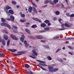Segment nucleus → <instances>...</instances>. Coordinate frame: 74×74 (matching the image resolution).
I'll use <instances>...</instances> for the list:
<instances>
[{"instance_id": "f257e3e1", "label": "nucleus", "mask_w": 74, "mask_h": 74, "mask_svg": "<svg viewBox=\"0 0 74 74\" xmlns=\"http://www.w3.org/2000/svg\"><path fill=\"white\" fill-rule=\"evenodd\" d=\"M48 67L49 68L48 69L50 72L53 73V72H56V71H58V69L54 68L53 69V67L52 66H51L49 65Z\"/></svg>"}, {"instance_id": "f03ea898", "label": "nucleus", "mask_w": 74, "mask_h": 74, "mask_svg": "<svg viewBox=\"0 0 74 74\" xmlns=\"http://www.w3.org/2000/svg\"><path fill=\"white\" fill-rule=\"evenodd\" d=\"M0 25L1 26H6L7 27L9 28V29H11V27L10 25L7 23H1L0 24Z\"/></svg>"}, {"instance_id": "7ed1b4c3", "label": "nucleus", "mask_w": 74, "mask_h": 74, "mask_svg": "<svg viewBox=\"0 0 74 74\" xmlns=\"http://www.w3.org/2000/svg\"><path fill=\"white\" fill-rule=\"evenodd\" d=\"M10 36H11V38H12V39L15 40H18V38H16V36H14V35H13V34H11Z\"/></svg>"}, {"instance_id": "20e7f679", "label": "nucleus", "mask_w": 74, "mask_h": 74, "mask_svg": "<svg viewBox=\"0 0 74 74\" xmlns=\"http://www.w3.org/2000/svg\"><path fill=\"white\" fill-rule=\"evenodd\" d=\"M36 38L37 39H42L44 38V37L42 35H38L36 36Z\"/></svg>"}, {"instance_id": "39448f33", "label": "nucleus", "mask_w": 74, "mask_h": 74, "mask_svg": "<svg viewBox=\"0 0 74 74\" xmlns=\"http://www.w3.org/2000/svg\"><path fill=\"white\" fill-rule=\"evenodd\" d=\"M10 21L12 22H14V19H15V17L12 15L10 16Z\"/></svg>"}, {"instance_id": "423d86ee", "label": "nucleus", "mask_w": 74, "mask_h": 74, "mask_svg": "<svg viewBox=\"0 0 74 74\" xmlns=\"http://www.w3.org/2000/svg\"><path fill=\"white\" fill-rule=\"evenodd\" d=\"M32 19H33V20H34V21H36L37 22H41L42 21H41L38 19L37 18H35V17H33L32 18Z\"/></svg>"}, {"instance_id": "0eeeda50", "label": "nucleus", "mask_w": 74, "mask_h": 74, "mask_svg": "<svg viewBox=\"0 0 74 74\" xmlns=\"http://www.w3.org/2000/svg\"><path fill=\"white\" fill-rule=\"evenodd\" d=\"M32 52L33 53H34V54L36 56H37V55L38 54V53H37L36 52V50L34 49H33L32 50Z\"/></svg>"}, {"instance_id": "6e6552de", "label": "nucleus", "mask_w": 74, "mask_h": 74, "mask_svg": "<svg viewBox=\"0 0 74 74\" xmlns=\"http://www.w3.org/2000/svg\"><path fill=\"white\" fill-rule=\"evenodd\" d=\"M37 66H38V67H40V68L41 69H42V70H44L45 71H47V70L46 69H45L42 67V66H40V65H39V64H37Z\"/></svg>"}, {"instance_id": "1a4fd4ad", "label": "nucleus", "mask_w": 74, "mask_h": 74, "mask_svg": "<svg viewBox=\"0 0 74 74\" xmlns=\"http://www.w3.org/2000/svg\"><path fill=\"white\" fill-rule=\"evenodd\" d=\"M24 44L25 45L26 47L27 48V47H28V46H29L30 45L29 44H27V41L26 40H25L24 42ZM26 46L27 47H26Z\"/></svg>"}, {"instance_id": "9d476101", "label": "nucleus", "mask_w": 74, "mask_h": 74, "mask_svg": "<svg viewBox=\"0 0 74 74\" xmlns=\"http://www.w3.org/2000/svg\"><path fill=\"white\" fill-rule=\"evenodd\" d=\"M19 14L22 18H25V15L24 14H22V12H20L19 13Z\"/></svg>"}, {"instance_id": "9b49d317", "label": "nucleus", "mask_w": 74, "mask_h": 74, "mask_svg": "<svg viewBox=\"0 0 74 74\" xmlns=\"http://www.w3.org/2000/svg\"><path fill=\"white\" fill-rule=\"evenodd\" d=\"M64 24H62L61 25V27L63 29H59V30H64Z\"/></svg>"}, {"instance_id": "f8f14e48", "label": "nucleus", "mask_w": 74, "mask_h": 74, "mask_svg": "<svg viewBox=\"0 0 74 74\" xmlns=\"http://www.w3.org/2000/svg\"><path fill=\"white\" fill-rule=\"evenodd\" d=\"M8 51H10L11 52H16L17 50L16 49H8Z\"/></svg>"}, {"instance_id": "ddd939ff", "label": "nucleus", "mask_w": 74, "mask_h": 74, "mask_svg": "<svg viewBox=\"0 0 74 74\" xmlns=\"http://www.w3.org/2000/svg\"><path fill=\"white\" fill-rule=\"evenodd\" d=\"M3 38L5 40H8V36H7L6 35H4L3 36Z\"/></svg>"}, {"instance_id": "4468645a", "label": "nucleus", "mask_w": 74, "mask_h": 74, "mask_svg": "<svg viewBox=\"0 0 74 74\" xmlns=\"http://www.w3.org/2000/svg\"><path fill=\"white\" fill-rule=\"evenodd\" d=\"M8 12L9 13H10V14H14V11L11 9L9 10Z\"/></svg>"}, {"instance_id": "2eb2a0df", "label": "nucleus", "mask_w": 74, "mask_h": 74, "mask_svg": "<svg viewBox=\"0 0 74 74\" xmlns=\"http://www.w3.org/2000/svg\"><path fill=\"white\" fill-rule=\"evenodd\" d=\"M32 9H33V8H32V7H31L29 8L28 10V12H32Z\"/></svg>"}, {"instance_id": "dca6fc26", "label": "nucleus", "mask_w": 74, "mask_h": 74, "mask_svg": "<svg viewBox=\"0 0 74 74\" xmlns=\"http://www.w3.org/2000/svg\"><path fill=\"white\" fill-rule=\"evenodd\" d=\"M24 67L25 68H27V69H29V67H30V66H29V64H26L25 65V66Z\"/></svg>"}, {"instance_id": "f3484780", "label": "nucleus", "mask_w": 74, "mask_h": 74, "mask_svg": "<svg viewBox=\"0 0 74 74\" xmlns=\"http://www.w3.org/2000/svg\"><path fill=\"white\" fill-rule=\"evenodd\" d=\"M60 36H56L53 38V39H58V38H60Z\"/></svg>"}, {"instance_id": "a211bd4d", "label": "nucleus", "mask_w": 74, "mask_h": 74, "mask_svg": "<svg viewBox=\"0 0 74 74\" xmlns=\"http://www.w3.org/2000/svg\"><path fill=\"white\" fill-rule=\"evenodd\" d=\"M37 26L36 25H34L32 26L31 27L33 29H35V28H36Z\"/></svg>"}, {"instance_id": "6ab92c4d", "label": "nucleus", "mask_w": 74, "mask_h": 74, "mask_svg": "<svg viewBox=\"0 0 74 74\" xmlns=\"http://www.w3.org/2000/svg\"><path fill=\"white\" fill-rule=\"evenodd\" d=\"M47 59H48L49 60H52V58L51 56H47Z\"/></svg>"}, {"instance_id": "aec40b11", "label": "nucleus", "mask_w": 74, "mask_h": 74, "mask_svg": "<svg viewBox=\"0 0 74 74\" xmlns=\"http://www.w3.org/2000/svg\"><path fill=\"white\" fill-rule=\"evenodd\" d=\"M20 21L21 22V23H23V22H25L26 21V19H24L23 20L21 19L20 20Z\"/></svg>"}, {"instance_id": "412c9836", "label": "nucleus", "mask_w": 74, "mask_h": 74, "mask_svg": "<svg viewBox=\"0 0 74 74\" xmlns=\"http://www.w3.org/2000/svg\"><path fill=\"white\" fill-rule=\"evenodd\" d=\"M25 31L27 33H28L29 34L30 33V31L27 29H25Z\"/></svg>"}, {"instance_id": "4be33fe9", "label": "nucleus", "mask_w": 74, "mask_h": 74, "mask_svg": "<svg viewBox=\"0 0 74 74\" xmlns=\"http://www.w3.org/2000/svg\"><path fill=\"white\" fill-rule=\"evenodd\" d=\"M40 26L41 27H45L46 25L44 23H42L41 24Z\"/></svg>"}, {"instance_id": "5701e85b", "label": "nucleus", "mask_w": 74, "mask_h": 74, "mask_svg": "<svg viewBox=\"0 0 74 74\" xmlns=\"http://www.w3.org/2000/svg\"><path fill=\"white\" fill-rule=\"evenodd\" d=\"M10 41L8 40L7 42V47H9V46H10Z\"/></svg>"}, {"instance_id": "b1692460", "label": "nucleus", "mask_w": 74, "mask_h": 74, "mask_svg": "<svg viewBox=\"0 0 74 74\" xmlns=\"http://www.w3.org/2000/svg\"><path fill=\"white\" fill-rule=\"evenodd\" d=\"M32 56H34V57H33L31 56H29V57H30L31 58H33V59H36V57L35 56H34V55H33V54H32Z\"/></svg>"}, {"instance_id": "393cba45", "label": "nucleus", "mask_w": 74, "mask_h": 74, "mask_svg": "<svg viewBox=\"0 0 74 74\" xmlns=\"http://www.w3.org/2000/svg\"><path fill=\"white\" fill-rule=\"evenodd\" d=\"M1 21L2 22H3L4 23H5L6 22V21L5 20V19L3 18H1Z\"/></svg>"}, {"instance_id": "a878e982", "label": "nucleus", "mask_w": 74, "mask_h": 74, "mask_svg": "<svg viewBox=\"0 0 74 74\" xmlns=\"http://www.w3.org/2000/svg\"><path fill=\"white\" fill-rule=\"evenodd\" d=\"M26 51H19L18 52V53L21 54V53H25Z\"/></svg>"}, {"instance_id": "bb28decb", "label": "nucleus", "mask_w": 74, "mask_h": 74, "mask_svg": "<svg viewBox=\"0 0 74 74\" xmlns=\"http://www.w3.org/2000/svg\"><path fill=\"white\" fill-rule=\"evenodd\" d=\"M2 44L3 46H5V40H3Z\"/></svg>"}, {"instance_id": "cd10ccee", "label": "nucleus", "mask_w": 74, "mask_h": 74, "mask_svg": "<svg viewBox=\"0 0 74 74\" xmlns=\"http://www.w3.org/2000/svg\"><path fill=\"white\" fill-rule=\"evenodd\" d=\"M12 4H14V5H16V2L14 1H12Z\"/></svg>"}, {"instance_id": "c85d7f7f", "label": "nucleus", "mask_w": 74, "mask_h": 74, "mask_svg": "<svg viewBox=\"0 0 74 74\" xmlns=\"http://www.w3.org/2000/svg\"><path fill=\"white\" fill-rule=\"evenodd\" d=\"M24 40H25V38H23L22 37H21L20 38V40L22 42H23V41H24Z\"/></svg>"}, {"instance_id": "c756f323", "label": "nucleus", "mask_w": 74, "mask_h": 74, "mask_svg": "<svg viewBox=\"0 0 74 74\" xmlns=\"http://www.w3.org/2000/svg\"><path fill=\"white\" fill-rule=\"evenodd\" d=\"M66 39L67 40H74V38L71 37H69V38H67Z\"/></svg>"}, {"instance_id": "7c9ffc66", "label": "nucleus", "mask_w": 74, "mask_h": 74, "mask_svg": "<svg viewBox=\"0 0 74 74\" xmlns=\"http://www.w3.org/2000/svg\"><path fill=\"white\" fill-rule=\"evenodd\" d=\"M44 22L45 23H49V22H50V21H49L48 20H46Z\"/></svg>"}, {"instance_id": "2f4dec72", "label": "nucleus", "mask_w": 74, "mask_h": 74, "mask_svg": "<svg viewBox=\"0 0 74 74\" xmlns=\"http://www.w3.org/2000/svg\"><path fill=\"white\" fill-rule=\"evenodd\" d=\"M56 14L57 15H59L60 14V12L59 11H56L55 12Z\"/></svg>"}, {"instance_id": "473e14b6", "label": "nucleus", "mask_w": 74, "mask_h": 74, "mask_svg": "<svg viewBox=\"0 0 74 74\" xmlns=\"http://www.w3.org/2000/svg\"><path fill=\"white\" fill-rule=\"evenodd\" d=\"M27 73L28 74H33V72H32V71H27Z\"/></svg>"}, {"instance_id": "72a5a7b5", "label": "nucleus", "mask_w": 74, "mask_h": 74, "mask_svg": "<svg viewBox=\"0 0 74 74\" xmlns=\"http://www.w3.org/2000/svg\"><path fill=\"white\" fill-rule=\"evenodd\" d=\"M40 65H42L43 66H48L46 64H42L41 63H39Z\"/></svg>"}, {"instance_id": "f704fd0d", "label": "nucleus", "mask_w": 74, "mask_h": 74, "mask_svg": "<svg viewBox=\"0 0 74 74\" xmlns=\"http://www.w3.org/2000/svg\"><path fill=\"white\" fill-rule=\"evenodd\" d=\"M49 3H50V4H52V5H54V3L52 2L51 0L49 1Z\"/></svg>"}, {"instance_id": "c9c22d12", "label": "nucleus", "mask_w": 74, "mask_h": 74, "mask_svg": "<svg viewBox=\"0 0 74 74\" xmlns=\"http://www.w3.org/2000/svg\"><path fill=\"white\" fill-rule=\"evenodd\" d=\"M31 3L32 4V5H34V7H37V6L36 5V4H35V3H34L32 2Z\"/></svg>"}, {"instance_id": "e433bc0d", "label": "nucleus", "mask_w": 74, "mask_h": 74, "mask_svg": "<svg viewBox=\"0 0 74 74\" xmlns=\"http://www.w3.org/2000/svg\"><path fill=\"white\" fill-rule=\"evenodd\" d=\"M6 8L7 10H9V9H11V8L10 6H6Z\"/></svg>"}, {"instance_id": "4c0bfd02", "label": "nucleus", "mask_w": 74, "mask_h": 74, "mask_svg": "<svg viewBox=\"0 0 74 74\" xmlns=\"http://www.w3.org/2000/svg\"><path fill=\"white\" fill-rule=\"evenodd\" d=\"M58 0H54L53 1V2L55 4L57 3H58Z\"/></svg>"}, {"instance_id": "58836bf2", "label": "nucleus", "mask_w": 74, "mask_h": 74, "mask_svg": "<svg viewBox=\"0 0 74 74\" xmlns=\"http://www.w3.org/2000/svg\"><path fill=\"white\" fill-rule=\"evenodd\" d=\"M43 46L44 47H45L46 48H49V47L47 45H43Z\"/></svg>"}, {"instance_id": "ea45409f", "label": "nucleus", "mask_w": 74, "mask_h": 74, "mask_svg": "<svg viewBox=\"0 0 74 74\" xmlns=\"http://www.w3.org/2000/svg\"><path fill=\"white\" fill-rule=\"evenodd\" d=\"M33 11L34 14H37V10H33Z\"/></svg>"}, {"instance_id": "a19ab883", "label": "nucleus", "mask_w": 74, "mask_h": 74, "mask_svg": "<svg viewBox=\"0 0 74 74\" xmlns=\"http://www.w3.org/2000/svg\"><path fill=\"white\" fill-rule=\"evenodd\" d=\"M45 30H49V28L47 27L45 28Z\"/></svg>"}, {"instance_id": "79ce46f5", "label": "nucleus", "mask_w": 74, "mask_h": 74, "mask_svg": "<svg viewBox=\"0 0 74 74\" xmlns=\"http://www.w3.org/2000/svg\"><path fill=\"white\" fill-rule=\"evenodd\" d=\"M29 37V38H32V39H34V38L32 36H28Z\"/></svg>"}, {"instance_id": "37998d69", "label": "nucleus", "mask_w": 74, "mask_h": 74, "mask_svg": "<svg viewBox=\"0 0 74 74\" xmlns=\"http://www.w3.org/2000/svg\"><path fill=\"white\" fill-rule=\"evenodd\" d=\"M65 26H66V27H69V25L67 24V23H65L64 24Z\"/></svg>"}, {"instance_id": "c03bdc74", "label": "nucleus", "mask_w": 74, "mask_h": 74, "mask_svg": "<svg viewBox=\"0 0 74 74\" xmlns=\"http://www.w3.org/2000/svg\"><path fill=\"white\" fill-rule=\"evenodd\" d=\"M66 16H70V14H69V13H67L66 14Z\"/></svg>"}, {"instance_id": "a18cd8bd", "label": "nucleus", "mask_w": 74, "mask_h": 74, "mask_svg": "<svg viewBox=\"0 0 74 74\" xmlns=\"http://www.w3.org/2000/svg\"><path fill=\"white\" fill-rule=\"evenodd\" d=\"M58 61L60 62H63V60H62L61 59H59L58 60Z\"/></svg>"}, {"instance_id": "49530a36", "label": "nucleus", "mask_w": 74, "mask_h": 74, "mask_svg": "<svg viewBox=\"0 0 74 74\" xmlns=\"http://www.w3.org/2000/svg\"><path fill=\"white\" fill-rule=\"evenodd\" d=\"M3 54L0 53V58L1 57H3Z\"/></svg>"}, {"instance_id": "de8ad7c7", "label": "nucleus", "mask_w": 74, "mask_h": 74, "mask_svg": "<svg viewBox=\"0 0 74 74\" xmlns=\"http://www.w3.org/2000/svg\"><path fill=\"white\" fill-rule=\"evenodd\" d=\"M74 17V14H71L70 16V17Z\"/></svg>"}, {"instance_id": "09e8293b", "label": "nucleus", "mask_w": 74, "mask_h": 74, "mask_svg": "<svg viewBox=\"0 0 74 74\" xmlns=\"http://www.w3.org/2000/svg\"><path fill=\"white\" fill-rule=\"evenodd\" d=\"M13 27L14 28H15V29H18V27L16 26H14V25H13Z\"/></svg>"}, {"instance_id": "8fccbe9b", "label": "nucleus", "mask_w": 74, "mask_h": 74, "mask_svg": "<svg viewBox=\"0 0 74 74\" xmlns=\"http://www.w3.org/2000/svg\"><path fill=\"white\" fill-rule=\"evenodd\" d=\"M49 3V1L47 0H46V1L45 2V4H47V3Z\"/></svg>"}, {"instance_id": "3c124183", "label": "nucleus", "mask_w": 74, "mask_h": 74, "mask_svg": "<svg viewBox=\"0 0 74 74\" xmlns=\"http://www.w3.org/2000/svg\"><path fill=\"white\" fill-rule=\"evenodd\" d=\"M6 13H7V14L8 13V16H10V14L8 13V11H6Z\"/></svg>"}, {"instance_id": "603ef678", "label": "nucleus", "mask_w": 74, "mask_h": 74, "mask_svg": "<svg viewBox=\"0 0 74 74\" xmlns=\"http://www.w3.org/2000/svg\"><path fill=\"white\" fill-rule=\"evenodd\" d=\"M40 33H43L45 32V31L44 30H40L39 31Z\"/></svg>"}, {"instance_id": "864d4df0", "label": "nucleus", "mask_w": 74, "mask_h": 74, "mask_svg": "<svg viewBox=\"0 0 74 74\" xmlns=\"http://www.w3.org/2000/svg\"><path fill=\"white\" fill-rule=\"evenodd\" d=\"M47 24L48 26H49L51 25V23H50V22H49L48 23H47Z\"/></svg>"}, {"instance_id": "5fc2aeb1", "label": "nucleus", "mask_w": 74, "mask_h": 74, "mask_svg": "<svg viewBox=\"0 0 74 74\" xmlns=\"http://www.w3.org/2000/svg\"><path fill=\"white\" fill-rule=\"evenodd\" d=\"M60 50V49H58L57 50V51H56V53H57L58 52H59Z\"/></svg>"}, {"instance_id": "6e6d98bb", "label": "nucleus", "mask_w": 74, "mask_h": 74, "mask_svg": "<svg viewBox=\"0 0 74 74\" xmlns=\"http://www.w3.org/2000/svg\"><path fill=\"white\" fill-rule=\"evenodd\" d=\"M21 37H22V38H25V35H24L23 34L22 35Z\"/></svg>"}, {"instance_id": "4d7b16f0", "label": "nucleus", "mask_w": 74, "mask_h": 74, "mask_svg": "<svg viewBox=\"0 0 74 74\" xmlns=\"http://www.w3.org/2000/svg\"><path fill=\"white\" fill-rule=\"evenodd\" d=\"M40 63H45V61H41Z\"/></svg>"}, {"instance_id": "13d9d810", "label": "nucleus", "mask_w": 74, "mask_h": 74, "mask_svg": "<svg viewBox=\"0 0 74 74\" xmlns=\"http://www.w3.org/2000/svg\"><path fill=\"white\" fill-rule=\"evenodd\" d=\"M69 48H70V49H71L72 50L73 49V47L71 46H69Z\"/></svg>"}, {"instance_id": "bf43d9fd", "label": "nucleus", "mask_w": 74, "mask_h": 74, "mask_svg": "<svg viewBox=\"0 0 74 74\" xmlns=\"http://www.w3.org/2000/svg\"><path fill=\"white\" fill-rule=\"evenodd\" d=\"M68 53L69 54H70V55H73V53H71V52H69Z\"/></svg>"}, {"instance_id": "052dcab7", "label": "nucleus", "mask_w": 74, "mask_h": 74, "mask_svg": "<svg viewBox=\"0 0 74 74\" xmlns=\"http://www.w3.org/2000/svg\"><path fill=\"white\" fill-rule=\"evenodd\" d=\"M61 5H62V8H64V5L62 3H61Z\"/></svg>"}, {"instance_id": "680f3d73", "label": "nucleus", "mask_w": 74, "mask_h": 74, "mask_svg": "<svg viewBox=\"0 0 74 74\" xmlns=\"http://www.w3.org/2000/svg\"><path fill=\"white\" fill-rule=\"evenodd\" d=\"M57 19L56 18V17H54L53 18V20L54 21H56Z\"/></svg>"}, {"instance_id": "e2e57ef3", "label": "nucleus", "mask_w": 74, "mask_h": 74, "mask_svg": "<svg viewBox=\"0 0 74 74\" xmlns=\"http://www.w3.org/2000/svg\"><path fill=\"white\" fill-rule=\"evenodd\" d=\"M3 40H2V39H0V42H3Z\"/></svg>"}, {"instance_id": "0e129e2a", "label": "nucleus", "mask_w": 74, "mask_h": 74, "mask_svg": "<svg viewBox=\"0 0 74 74\" xmlns=\"http://www.w3.org/2000/svg\"><path fill=\"white\" fill-rule=\"evenodd\" d=\"M72 27V25H69V27Z\"/></svg>"}, {"instance_id": "69168bd1", "label": "nucleus", "mask_w": 74, "mask_h": 74, "mask_svg": "<svg viewBox=\"0 0 74 74\" xmlns=\"http://www.w3.org/2000/svg\"><path fill=\"white\" fill-rule=\"evenodd\" d=\"M58 21L60 22V21H62V19L61 18H60L59 19Z\"/></svg>"}, {"instance_id": "338daca9", "label": "nucleus", "mask_w": 74, "mask_h": 74, "mask_svg": "<svg viewBox=\"0 0 74 74\" xmlns=\"http://www.w3.org/2000/svg\"><path fill=\"white\" fill-rule=\"evenodd\" d=\"M33 10H36V8H35V7H33Z\"/></svg>"}, {"instance_id": "774afa93", "label": "nucleus", "mask_w": 74, "mask_h": 74, "mask_svg": "<svg viewBox=\"0 0 74 74\" xmlns=\"http://www.w3.org/2000/svg\"><path fill=\"white\" fill-rule=\"evenodd\" d=\"M16 55H21V54H16Z\"/></svg>"}]
</instances>
